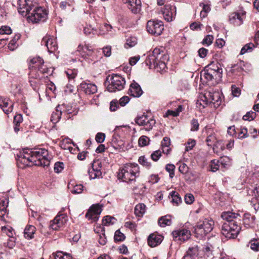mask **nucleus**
Here are the masks:
<instances>
[{
    "label": "nucleus",
    "instance_id": "nucleus-1",
    "mask_svg": "<svg viewBox=\"0 0 259 259\" xmlns=\"http://www.w3.org/2000/svg\"><path fill=\"white\" fill-rule=\"evenodd\" d=\"M51 156L47 150L44 148H35L33 150L24 149L17 154V160L18 166L24 168L30 163L44 167L50 165Z\"/></svg>",
    "mask_w": 259,
    "mask_h": 259
},
{
    "label": "nucleus",
    "instance_id": "nucleus-2",
    "mask_svg": "<svg viewBox=\"0 0 259 259\" xmlns=\"http://www.w3.org/2000/svg\"><path fill=\"white\" fill-rule=\"evenodd\" d=\"M18 12L33 23L44 22L47 17L46 11L34 5L30 0H19Z\"/></svg>",
    "mask_w": 259,
    "mask_h": 259
},
{
    "label": "nucleus",
    "instance_id": "nucleus-3",
    "mask_svg": "<svg viewBox=\"0 0 259 259\" xmlns=\"http://www.w3.org/2000/svg\"><path fill=\"white\" fill-rule=\"evenodd\" d=\"M239 214L231 211L224 212L221 215L224 222L222 226V233L227 238H236L241 227L236 220Z\"/></svg>",
    "mask_w": 259,
    "mask_h": 259
},
{
    "label": "nucleus",
    "instance_id": "nucleus-4",
    "mask_svg": "<svg viewBox=\"0 0 259 259\" xmlns=\"http://www.w3.org/2000/svg\"><path fill=\"white\" fill-rule=\"evenodd\" d=\"M168 59L169 57L165 49L160 47L153 50L146 59L145 63L150 68L153 67L157 72H162L166 71V64Z\"/></svg>",
    "mask_w": 259,
    "mask_h": 259
},
{
    "label": "nucleus",
    "instance_id": "nucleus-5",
    "mask_svg": "<svg viewBox=\"0 0 259 259\" xmlns=\"http://www.w3.org/2000/svg\"><path fill=\"white\" fill-rule=\"evenodd\" d=\"M222 76V69L215 64H211L207 68L202 71L200 75L201 80L204 82H210V84H217Z\"/></svg>",
    "mask_w": 259,
    "mask_h": 259
},
{
    "label": "nucleus",
    "instance_id": "nucleus-6",
    "mask_svg": "<svg viewBox=\"0 0 259 259\" xmlns=\"http://www.w3.org/2000/svg\"><path fill=\"white\" fill-rule=\"evenodd\" d=\"M139 167L137 164L130 163L126 164L118 172L119 179L123 182H132L135 181L136 178L139 176Z\"/></svg>",
    "mask_w": 259,
    "mask_h": 259
},
{
    "label": "nucleus",
    "instance_id": "nucleus-7",
    "mask_svg": "<svg viewBox=\"0 0 259 259\" xmlns=\"http://www.w3.org/2000/svg\"><path fill=\"white\" fill-rule=\"evenodd\" d=\"M214 224L213 221L211 219L200 220L194 228L196 237L200 239L203 238L212 230Z\"/></svg>",
    "mask_w": 259,
    "mask_h": 259
},
{
    "label": "nucleus",
    "instance_id": "nucleus-8",
    "mask_svg": "<svg viewBox=\"0 0 259 259\" xmlns=\"http://www.w3.org/2000/svg\"><path fill=\"white\" fill-rule=\"evenodd\" d=\"M125 84L124 78L118 74H113L108 81L107 89L110 92H115L116 91L122 90L124 88Z\"/></svg>",
    "mask_w": 259,
    "mask_h": 259
},
{
    "label": "nucleus",
    "instance_id": "nucleus-9",
    "mask_svg": "<svg viewBox=\"0 0 259 259\" xmlns=\"http://www.w3.org/2000/svg\"><path fill=\"white\" fill-rule=\"evenodd\" d=\"M135 122L140 126H144L147 131H150L155 124V120L151 115L144 113L141 116H137Z\"/></svg>",
    "mask_w": 259,
    "mask_h": 259
},
{
    "label": "nucleus",
    "instance_id": "nucleus-10",
    "mask_svg": "<svg viewBox=\"0 0 259 259\" xmlns=\"http://www.w3.org/2000/svg\"><path fill=\"white\" fill-rule=\"evenodd\" d=\"M147 31L152 34L159 35L164 30L163 22L158 20H151L147 23Z\"/></svg>",
    "mask_w": 259,
    "mask_h": 259
},
{
    "label": "nucleus",
    "instance_id": "nucleus-11",
    "mask_svg": "<svg viewBox=\"0 0 259 259\" xmlns=\"http://www.w3.org/2000/svg\"><path fill=\"white\" fill-rule=\"evenodd\" d=\"M171 234L175 241L181 242L188 240L191 236L190 231L185 228L175 230L172 231Z\"/></svg>",
    "mask_w": 259,
    "mask_h": 259
},
{
    "label": "nucleus",
    "instance_id": "nucleus-12",
    "mask_svg": "<svg viewBox=\"0 0 259 259\" xmlns=\"http://www.w3.org/2000/svg\"><path fill=\"white\" fill-rule=\"evenodd\" d=\"M214 93L213 92L208 91H205L203 94L200 95L196 103L197 107H199L200 109H203L206 106L211 104Z\"/></svg>",
    "mask_w": 259,
    "mask_h": 259
},
{
    "label": "nucleus",
    "instance_id": "nucleus-13",
    "mask_svg": "<svg viewBox=\"0 0 259 259\" xmlns=\"http://www.w3.org/2000/svg\"><path fill=\"white\" fill-rule=\"evenodd\" d=\"M76 53H78L84 59H89V57H93L95 51L93 47L89 44H80L77 47Z\"/></svg>",
    "mask_w": 259,
    "mask_h": 259
},
{
    "label": "nucleus",
    "instance_id": "nucleus-14",
    "mask_svg": "<svg viewBox=\"0 0 259 259\" xmlns=\"http://www.w3.org/2000/svg\"><path fill=\"white\" fill-rule=\"evenodd\" d=\"M102 210L101 205L98 204H93L87 212L85 217L92 222H96L98 220Z\"/></svg>",
    "mask_w": 259,
    "mask_h": 259
},
{
    "label": "nucleus",
    "instance_id": "nucleus-15",
    "mask_svg": "<svg viewBox=\"0 0 259 259\" xmlns=\"http://www.w3.org/2000/svg\"><path fill=\"white\" fill-rule=\"evenodd\" d=\"M101 167V162L99 160H94L93 161L92 167L88 170V174L91 179L102 177Z\"/></svg>",
    "mask_w": 259,
    "mask_h": 259
},
{
    "label": "nucleus",
    "instance_id": "nucleus-16",
    "mask_svg": "<svg viewBox=\"0 0 259 259\" xmlns=\"http://www.w3.org/2000/svg\"><path fill=\"white\" fill-rule=\"evenodd\" d=\"M67 221V217L65 214L57 215L55 219L51 221L50 228L53 230H58L62 228Z\"/></svg>",
    "mask_w": 259,
    "mask_h": 259
},
{
    "label": "nucleus",
    "instance_id": "nucleus-17",
    "mask_svg": "<svg viewBox=\"0 0 259 259\" xmlns=\"http://www.w3.org/2000/svg\"><path fill=\"white\" fill-rule=\"evenodd\" d=\"M163 17L167 22L173 20L176 15V8L174 6L166 5L161 10Z\"/></svg>",
    "mask_w": 259,
    "mask_h": 259
},
{
    "label": "nucleus",
    "instance_id": "nucleus-18",
    "mask_svg": "<svg viewBox=\"0 0 259 259\" xmlns=\"http://www.w3.org/2000/svg\"><path fill=\"white\" fill-rule=\"evenodd\" d=\"M41 44L45 46L50 53H53L58 49L55 39L50 35L45 36L41 40Z\"/></svg>",
    "mask_w": 259,
    "mask_h": 259
},
{
    "label": "nucleus",
    "instance_id": "nucleus-19",
    "mask_svg": "<svg viewBox=\"0 0 259 259\" xmlns=\"http://www.w3.org/2000/svg\"><path fill=\"white\" fill-rule=\"evenodd\" d=\"M78 90L83 92L86 95H90L97 92V87L94 83L82 82L80 84Z\"/></svg>",
    "mask_w": 259,
    "mask_h": 259
},
{
    "label": "nucleus",
    "instance_id": "nucleus-20",
    "mask_svg": "<svg viewBox=\"0 0 259 259\" xmlns=\"http://www.w3.org/2000/svg\"><path fill=\"white\" fill-rule=\"evenodd\" d=\"M245 15V12L233 13L229 16V21L234 26H240L243 23V18Z\"/></svg>",
    "mask_w": 259,
    "mask_h": 259
},
{
    "label": "nucleus",
    "instance_id": "nucleus-21",
    "mask_svg": "<svg viewBox=\"0 0 259 259\" xmlns=\"http://www.w3.org/2000/svg\"><path fill=\"white\" fill-rule=\"evenodd\" d=\"M0 107L7 114H9L13 110V104L9 99L0 97Z\"/></svg>",
    "mask_w": 259,
    "mask_h": 259
},
{
    "label": "nucleus",
    "instance_id": "nucleus-22",
    "mask_svg": "<svg viewBox=\"0 0 259 259\" xmlns=\"http://www.w3.org/2000/svg\"><path fill=\"white\" fill-rule=\"evenodd\" d=\"M162 239V236L153 233L150 234L148 238V244L152 247H155L161 243Z\"/></svg>",
    "mask_w": 259,
    "mask_h": 259
},
{
    "label": "nucleus",
    "instance_id": "nucleus-23",
    "mask_svg": "<svg viewBox=\"0 0 259 259\" xmlns=\"http://www.w3.org/2000/svg\"><path fill=\"white\" fill-rule=\"evenodd\" d=\"M44 63V60L39 57L32 58L31 59L29 64L30 72L33 71L34 73H38V72H36V70L39 68V65H41V64Z\"/></svg>",
    "mask_w": 259,
    "mask_h": 259
},
{
    "label": "nucleus",
    "instance_id": "nucleus-24",
    "mask_svg": "<svg viewBox=\"0 0 259 259\" xmlns=\"http://www.w3.org/2000/svg\"><path fill=\"white\" fill-rule=\"evenodd\" d=\"M143 93L140 85L137 82L132 83L128 90V94L134 97H139Z\"/></svg>",
    "mask_w": 259,
    "mask_h": 259
},
{
    "label": "nucleus",
    "instance_id": "nucleus-25",
    "mask_svg": "<svg viewBox=\"0 0 259 259\" xmlns=\"http://www.w3.org/2000/svg\"><path fill=\"white\" fill-rule=\"evenodd\" d=\"M29 82L34 90H36L39 83V74L34 73V71L30 72L29 74Z\"/></svg>",
    "mask_w": 259,
    "mask_h": 259
},
{
    "label": "nucleus",
    "instance_id": "nucleus-26",
    "mask_svg": "<svg viewBox=\"0 0 259 259\" xmlns=\"http://www.w3.org/2000/svg\"><path fill=\"white\" fill-rule=\"evenodd\" d=\"M36 231V228L34 226L27 225L24 231V236L28 239H32Z\"/></svg>",
    "mask_w": 259,
    "mask_h": 259
},
{
    "label": "nucleus",
    "instance_id": "nucleus-27",
    "mask_svg": "<svg viewBox=\"0 0 259 259\" xmlns=\"http://www.w3.org/2000/svg\"><path fill=\"white\" fill-rule=\"evenodd\" d=\"M68 188L70 189V191L72 194H78L82 193L83 186L81 184H77L74 185L73 184L69 183Z\"/></svg>",
    "mask_w": 259,
    "mask_h": 259
},
{
    "label": "nucleus",
    "instance_id": "nucleus-28",
    "mask_svg": "<svg viewBox=\"0 0 259 259\" xmlns=\"http://www.w3.org/2000/svg\"><path fill=\"white\" fill-rule=\"evenodd\" d=\"M146 211V205L143 203L137 204L135 208V213L136 216L141 217Z\"/></svg>",
    "mask_w": 259,
    "mask_h": 259
},
{
    "label": "nucleus",
    "instance_id": "nucleus-29",
    "mask_svg": "<svg viewBox=\"0 0 259 259\" xmlns=\"http://www.w3.org/2000/svg\"><path fill=\"white\" fill-rule=\"evenodd\" d=\"M7 199H0V217L3 218L7 213V208L8 206Z\"/></svg>",
    "mask_w": 259,
    "mask_h": 259
},
{
    "label": "nucleus",
    "instance_id": "nucleus-30",
    "mask_svg": "<svg viewBox=\"0 0 259 259\" xmlns=\"http://www.w3.org/2000/svg\"><path fill=\"white\" fill-rule=\"evenodd\" d=\"M57 110H59L62 114H72L73 112L72 107L70 105L66 104L57 106Z\"/></svg>",
    "mask_w": 259,
    "mask_h": 259
},
{
    "label": "nucleus",
    "instance_id": "nucleus-31",
    "mask_svg": "<svg viewBox=\"0 0 259 259\" xmlns=\"http://www.w3.org/2000/svg\"><path fill=\"white\" fill-rule=\"evenodd\" d=\"M171 221L170 216L165 215L158 220V224L160 227H164L171 224Z\"/></svg>",
    "mask_w": 259,
    "mask_h": 259
},
{
    "label": "nucleus",
    "instance_id": "nucleus-32",
    "mask_svg": "<svg viewBox=\"0 0 259 259\" xmlns=\"http://www.w3.org/2000/svg\"><path fill=\"white\" fill-rule=\"evenodd\" d=\"M248 246L253 251H259V239H251L249 241Z\"/></svg>",
    "mask_w": 259,
    "mask_h": 259
},
{
    "label": "nucleus",
    "instance_id": "nucleus-33",
    "mask_svg": "<svg viewBox=\"0 0 259 259\" xmlns=\"http://www.w3.org/2000/svg\"><path fill=\"white\" fill-rule=\"evenodd\" d=\"M170 196L171 197V202L173 204H175L176 205H178L180 203L182 202L181 198L180 197L179 194L176 191L171 192L170 193Z\"/></svg>",
    "mask_w": 259,
    "mask_h": 259
},
{
    "label": "nucleus",
    "instance_id": "nucleus-34",
    "mask_svg": "<svg viewBox=\"0 0 259 259\" xmlns=\"http://www.w3.org/2000/svg\"><path fill=\"white\" fill-rule=\"evenodd\" d=\"M20 34H17L9 44L8 48L11 51L14 50L17 47V41L20 38Z\"/></svg>",
    "mask_w": 259,
    "mask_h": 259
},
{
    "label": "nucleus",
    "instance_id": "nucleus-35",
    "mask_svg": "<svg viewBox=\"0 0 259 259\" xmlns=\"http://www.w3.org/2000/svg\"><path fill=\"white\" fill-rule=\"evenodd\" d=\"M2 231L6 233L7 236L13 240H15L14 234H15L14 229L10 226H3L2 227Z\"/></svg>",
    "mask_w": 259,
    "mask_h": 259
},
{
    "label": "nucleus",
    "instance_id": "nucleus-36",
    "mask_svg": "<svg viewBox=\"0 0 259 259\" xmlns=\"http://www.w3.org/2000/svg\"><path fill=\"white\" fill-rule=\"evenodd\" d=\"M199 249L198 246L195 245L192 247H190L186 253L188 254L190 256H191L195 258L198 255Z\"/></svg>",
    "mask_w": 259,
    "mask_h": 259
},
{
    "label": "nucleus",
    "instance_id": "nucleus-37",
    "mask_svg": "<svg viewBox=\"0 0 259 259\" xmlns=\"http://www.w3.org/2000/svg\"><path fill=\"white\" fill-rule=\"evenodd\" d=\"M243 221L246 228L250 227L254 224V217H250L248 214H245Z\"/></svg>",
    "mask_w": 259,
    "mask_h": 259
},
{
    "label": "nucleus",
    "instance_id": "nucleus-38",
    "mask_svg": "<svg viewBox=\"0 0 259 259\" xmlns=\"http://www.w3.org/2000/svg\"><path fill=\"white\" fill-rule=\"evenodd\" d=\"M220 161V164L224 168H228L231 164V160L230 158L227 156L221 157Z\"/></svg>",
    "mask_w": 259,
    "mask_h": 259
},
{
    "label": "nucleus",
    "instance_id": "nucleus-39",
    "mask_svg": "<svg viewBox=\"0 0 259 259\" xmlns=\"http://www.w3.org/2000/svg\"><path fill=\"white\" fill-rule=\"evenodd\" d=\"M254 48L255 46L251 42L247 44L241 49L240 54L243 55L246 53L251 52Z\"/></svg>",
    "mask_w": 259,
    "mask_h": 259
},
{
    "label": "nucleus",
    "instance_id": "nucleus-40",
    "mask_svg": "<svg viewBox=\"0 0 259 259\" xmlns=\"http://www.w3.org/2000/svg\"><path fill=\"white\" fill-rule=\"evenodd\" d=\"M62 113L59 110H57V106L56 108L55 112H53L52 114L51 120L53 123H57L61 118Z\"/></svg>",
    "mask_w": 259,
    "mask_h": 259
},
{
    "label": "nucleus",
    "instance_id": "nucleus-41",
    "mask_svg": "<svg viewBox=\"0 0 259 259\" xmlns=\"http://www.w3.org/2000/svg\"><path fill=\"white\" fill-rule=\"evenodd\" d=\"M137 43V38L135 37H130L126 39V42L124 45L125 48L128 49L134 47Z\"/></svg>",
    "mask_w": 259,
    "mask_h": 259
},
{
    "label": "nucleus",
    "instance_id": "nucleus-42",
    "mask_svg": "<svg viewBox=\"0 0 259 259\" xmlns=\"http://www.w3.org/2000/svg\"><path fill=\"white\" fill-rule=\"evenodd\" d=\"M221 102V98L218 92H214L212 96V103L214 104V107L218 106Z\"/></svg>",
    "mask_w": 259,
    "mask_h": 259
},
{
    "label": "nucleus",
    "instance_id": "nucleus-43",
    "mask_svg": "<svg viewBox=\"0 0 259 259\" xmlns=\"http://www.w3.org/2000/svg\"><path fill=\"white\" fill-rule=\"evenodd\" d=\"M65 73L69 80L74 79L77 75V70L76 69H68L65 71Z\"/></svg>",
    "mask_w": 259,
    "mask_h": 259
},
{
    "label": "nucleus",
    "instance_id": "nucleus-44",
    "mask_svg": "<svg viewBox=\"0 0 259 259\" xmlns=\"http://www.w3.org/2000/svg\"><path fill=\"white\" fill-rule=\"evenodd\" d=\"M220 166V161L217 160H212L210 164V170L212 172L217 171Z\"/></svg>",
    "mask_w": 259,
    "mask_h": 259
},
{
    "label": "nucleus",
    "instance_id": "nucleus-45",
    "mask_svg": "<svg viewBox=\"0 0 259 259\" xmlns=\"http://www.w3.org/2000/svg\"><path fill=\"white\" fill-rule=\"evenodd\" d=\"M200 6H202V10L200 12V16L202 18H205L206 14L210 11L209 5L204 4H200Z\"/></svg>",
    "mask_w": 259,
    "mask_h": 259
},
{
    "label": "nucleus",
    "instance_id": "nucleus-46",
    "mask_svg": "<svg viewBox=\"0 0 259 259\" xmlns=\"http://www.w3.org/2000/svg\"><path fill=\"white\" fill-rule=\"evenodd\" d=\"M54 259H72V257L69 254L57 252L55 255Z\"/></svg>",
    "mask_w": 259,
    "mask_h": 259
},
{
    "label": "nucleus",
    "instance_id": "nucleus-47",
    "mask_svg": "<svg viewBox=\"0 0 259 259\" xmlns=\"http://www.w3.org/2000/svg\"><path fill=\"white\" fill-rule=\"evenodd\" d=\"M138 161L141 165L147 168H150L151 167V163L148 161L147 159L144 156H140Z\"/></svg>",
    "mask_w": 259,
    "mask_h": 259
},
{
    "label": "nucleus",
    "instance_id": "nucleus-48",
    "mask_svg": "<svg viewBox=\"0 0 259 259\" xmlns=\"http://www.w3.org/2000/svg\"><path fill=\"white\" fill-rule=\"evenodd\" d=\"M149 139L145 136H141L139 139V145L140 146L144 147L148 145Z\"/></svg>",
    "mask_w": 259,
    "mask_h": 259
},
{
    "label": "nucleus",
    "instance_id": "nucleus-49",
    "mask_svg": "<svg viewBox=\"0 0 259 259\" xmlns=\"http://www.w3.org/2000/svg\"><path fill=\"white\" fill-rule=\"evenodd\" d=\"M256 117V113L253 111L248 112L245 115L243 116V119L244 120H252Z\"/></svg>",
    "mask_w": 259,
    "mask_h": 259
},
{
    "label": "nucleus",
    "instance_id": "nucleus-50",
    "mask_svg": "<svg viewBox=\"0 0 259 259\" xmlns=\"http://www.w3.org/2000/svg\"><path fill=\"white\" fill-rule=\"evenodd\" d=\"M213 40V36L212 35H207L202 40V44L204 45L209 46L210 45Z\"/></svg>",
    "mask_w": 259,
    "mask_h": 259
},
{
    "label": "nucleus",
    "instance_id": "nucleus-51",
    "mask_svg": "<svg viewBox=\"0 0 259 259\" xmlns=\"http://www.w3.org/2000/svg\"><path fill=\"white\" fill-rule=\"evenodd\" d=\"M134 4H134H131L130 5H127V7L133 13L137 14L140 11L141 5L136 6Z\"/></svg>",
    "mask_w": 259,
    "mask_h": 259
},
{
    "label": "nucleus",
    "instance_id": "nucleus-52",
    "mask_svg": "<svg viewBox=\"0 0 259 259\" xmlns=\"http://www.w3.org/2000/svg\"><path fill=\"white\" fill-rule=\"evenodd\" d=\"M165 169L169 174L170 178H173L175 175V166L172 164H167L165 166Z\"/></svg>",
    "mask_w": 259,
    "mask_h": 259
},
{
    "label": "nucleus",
    "instance_id": "nucleus-53",
    "mask_svg": "<svg viewBox=\"0 0 259 259\" xmlns=\"http://www.w3.org/2000/svg\"><path fill=\"white\" fill-rule=\"evenodd\" d=\"M50 71V69L48 68L46 65L43 64H41L39 65V68L36 70V72H39L42 74H49ZM39 74V73H38Z\"/></svg>",
    "mask_w": 259,
    "mask_h": 259
},
{
    "label": "nucleus",
    "instance_id": "nucleus-54",
    "mask_svg": "<svg viewBox=\"0 0 259 259\" xmlns=\"http://www.w3.org/2000/svg\"><path fill=\"white\" fill-rule=\"evenodd\" d=\"M125 239L124 235L119 230H117L114 234V239L116 241H122Z\"/></svg>",
    "mask_w": 259,
    "mask_h": 259
},
{
    "label": "nucleus",
    "instance_id": "nucleus-55",
    "mask_svg": "<svg viewBox=\"0 0 259 259\" xmlns=\"http://www.w3.org/2000/svg\"><path fill=\"white\" fill-rule=\"evenodd\" d=\"M113 220H115L114 218L107 215L103 218L102 222L104 225H109L114 223Z\"/></svg>",
    "mask_w": 259,
    "mask_h": 259
},
{
    "label": "nucleus",
    "instance_id": "nucleus-56",
    "mask_svg": "<svg viewBox=\"0 0 259 259\" xmlns=\"http://www.w3.org/2000/svg\"><path fill=\"white\" fill-rule=\"evenodd\" d=\"M12 33L11 28L7 26H3L0 28V34H10Z\"/></svg>",
    "mask_w": 259,
    "mask_h": 259
},
{
    "label": "nucleus",
    "instance_id": "nucleus-57",
    "mask_svg": "<svg viewBox=\"0 0 259 259\" xmlns=\"http://www.w3.org/2000/svg\"><path fill=\"white\" fill-rule=\"evenodd\" d=\"M64 168V164L63 162H58L54 165V171L56 173L60 172Z\"/></svg>",
    "mask_w": 259,
    "mask_h": 259
},
{
    "label": "nucleus",
    "instance_id": "nucleus-58",
    "mask_svg": "<svg viewBox=\"0 0 259 259\" xmlns=\"http://www.w3.org/2000/svg\"><path fill=\"white\" fill-rule=\"evenodd\" d=\"M161 156V152L159 150L155 151L151 154V159L155 161H157Z\"/></svg>",
    "mask_w": 259,
    "mask_h": 259
},
{
    "label": "nucleus",
    "instance_id": "nucleus-59",
    "mask_svg": "<svg viewBox=\"0 0 259 259\" xmlns=\"http://www.w3.org/2000/svg\"><path fill=\"white\" fill-rule=\"evenodd\" d=\"M196 144V142L194 140H189L187 143L185 147V151H189L192 149Z\"/></svg>",
    "mask_w": 259,
    "mask_h": 259
},
{
    "label": "nucleus",
    "instance_id": "nucleus-60",
    "mask_svg": "<svg viewBox=\"0 0 259 259\" xmlns=\"http://www.w3.org/2000/svg\"><path fill=\"white\" fill-rule=\"evenodd\" d=\"M119 107L118 101L117 100H112L110 104V109L112 111H116Z\"/></svg>",
    "mask_w": 259,
    "mask_h": 259
},
{
    "label": "nucleus",
    "instance_id": "nucleus-61",
    "mask_svg": "<svg viewBox=\"0 0 259 259\" xmlns=\"http://www.w3.org/2000/svg\"><path fill=\"white\" fill-rule=\"evenodd\" d=\"M105 139V135L102 133H98L96 136V141L98 143H103Z\"/></svg>",
    "mask_w": 259,
    "mask_h": 259
},
{
    "label": "nucleus",
    "instance_id": "nucleus-62",
    "mask_svg": "<svg viewBox=\"0 0 259 259\" xmlns=\"http://www.w3.org/2000/svg\"><path fill=\"white\" fill-rule=\"evenodd\" d=\"M247 136L248 135L247 128L245 127L241 128L240 132L238 133V138L239 139H243L247 137Z\"/></svg>",
    "mask_w": 259,
    "mask_h": 259
},
{
    "label": "nucleus",
    "instance_id": "nucleus-63",
    "mask_svg": "<svg viewBox=\"0 0 259 259\" xmlns=\"http://www.w3.org/2000/svg\"><path fill=\"white\" fill-rule=\"evenodd\" d=\"M185 201L187 204H192L194 201V197L192 194H187L185 197Z\"/></svg>",
    "mask_w": 259,
    "mask_h": 259
},
{
    "label": "nucleus",
    "instance_id": "nucleus-64",
    "mask_svg": "<svg viewBox=\"0 0 259 259\" xmlns=\"http://www.w3.org/2000/svg\"><path fill=\"white\" fill-rule=\"evenodd\" d=\"M199 123L197 119H193L191 121V131H197L199 129Z\"/></svg>",
    "mask_w": 259,
    "mask_h": 259
}]
</instances>
